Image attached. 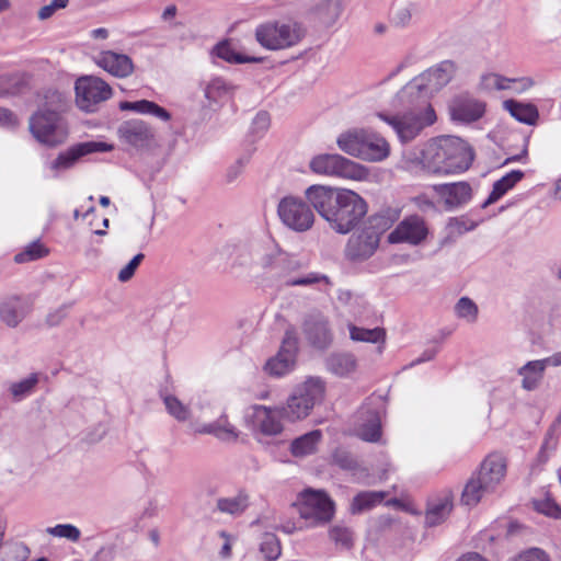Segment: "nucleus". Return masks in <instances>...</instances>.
<instances>
[{"mask_svg": "<svg viewBox=\"0 0 561 561\" xmlns=\"http://www.w3.org/2000/svg\"><path fill=\"white\" fill-rule=\"evenodd\" d=\"M118 107L121 111H131L140 115L154 117L164 123L170 122L172 118V114L167 108L149 100L124 101L119 103Z\"/></svg>", "mask_w": 561, "mask_h": 561, "instance_id": "cd10ccee", "label": "nucleus"}, {"mask_svg": "<svg viewBox=\"0 0 561 561\" xmlns=\"http://www.w3.org/2000/svg\"><path fill=\"white\" fill-rule=\"evenodd\" d=\"M454 508V496L450 490H444L435 496H428L423 525L427 528L444 524Z\"/></svg>", "mask_w": 561, "mask_h": 561, "instance_id": "6ab92c4d", "label": "nucleus"}, {"mask_svg": "<svg viewBox=\"0 0 561 561\" xmlns=\"http://www.w3.org/2000/svg\"><path fill=\"white\" fill-rule=\"evenodd\" d=\"M336 145L350 157L373 163L385 161L391 152L385 137L371 129L360 127L342 131L336 137Z\"/></svg>", "mask_w": 561, "mask_h": 561, "instance_id": "7ed1b4c3", "label": "nucleus"}, {"mask_svg": "<svg viewBox=\"0 0 561 561\" xmlns=\"http://www.w3.org/2000/svg\"><path fill=\"white\" fill-rule=\"evenodd\" d=\"M503 107L518 122L526 125H536L539 112L531 103H522L516 100H506Z\"/></svg>", "mask_w": 561, "mask_h": 561, "instance_id": "f704fd0d", "label": "nucleus"}, {"mask_svg": "<svg viewBox=\"0 0 561 561\" xmlns=\"http://www.w3.org/2000/svg\"><path fill=\"white\" fill-rule=\"evenodd\" d=\"M474 160L473 148L456 136H438L430 139L423 149V169L432 174H460Z\"/></svg>", "mask_w": 561, "mask_h": 561, "instance_id": "f03ea898", "label": "nucleus"}, {"mask_svg": "<svg viewBox=\"0 0 561 561\" xmlns=\"http://www.w3.org/2000/svg\"><path fill=\"white\" fill-rule=\"evenodd\" d=\"M490 492H494L506 474V460L500 454H490L473 472Z\"/></svg>", "mask_w": 561, "mask_h": 561, "instance_id": "412c9836", "label": "nucleus"}, {"mask_svg": "<svg viewBox=\"0 0 561 561\" xmlns=\"http://www.w3.org/2000/svg\"><path fill=\"white\" fill-rule=\"evenodd\" d=\"M113 149L112 145L103 141H85L76 144L65 151H61L54 160L46 163L47 178L56 179L62 172L73 168L83 157L94 152H107Z\"/></svg>", "mask_w": 561, "mask_h": 561, "instance_id": "f8f14e48", "label": "nucleus"}, {"mask_svg": "<svg viewBox=\"0 0 561 561\" xmlns=\"http://www.w3.org/2000/svg\"><path fill=\"white\" fill-rule=\"evenodd\" d=\"M195 432L214 435L222 442H236L240 436V431L228 420L227 415H221L211 423L198 426Z\"/></svg>", "mask_w": 561, "mask_h": 561, "instance_id": "bb28decb", "label": "nucleus"}, {"mask_svg": "<svg viewBox=\"0 0 561 561\" xmlns=\"http://www.w3.org/2000/svg\"><path fill=\"white\" fill-rule=\"evenodd\" d=\"M524 172L520 170H513L495 181L491 193L488 198L481 205L482 208H486L491 204L497 202L503 195H505L511 188H513L523 178Z\"/></svg>", "mask_w": 561, "mask_h": 561, "instance_id": "473e14b6", "label": "nucleus"}, {"mask_svg": "<svg viewBox=\"0 0 561 561\" xmlns=\"http://www.w3.org/2000/svg\"><path fill=\"white\" fill-rule=\"evenodd\" d=\"M271 125V117L267 112H259L252 122V130L255 134H264Z\"/></svg>", "mask_w": 561, "mask_h": 561, "instance_id": "e2e57ef3", "label": "nucleus"}, {"mask_svg": "<svg viewBox=\"0 0 561 561\" xmlns=\"http://www.w3.org/2000/svg\"><path fill=\"white\" fill-rule=\"evenodd\" d=\"M455 312L459 318L466 319L468 322H474L478 316V307L470 298L461 297L455 306Z\"/></svg>", "mask_w": 561, "mask_h": 561, "instance_id": "3c124183", "label": "nucleus"}, {"mask_svg": "<svg viewBox=\"0 0 561 561\" xmlns=\"http://www.w3.org/2000/svg\"><path fill=\"white\" fill-rule=\"evenodd\" d=\"M456 71L451 60H444L423 72V93L433 95L447 85Z\"/></svg>", "mask_w": 561, "mask_h": 561, "instance_id": "b1692460", "label": "nucleus"}, {"mask_svg": "<svg viewBox=\"0 0 561 561\" xmlns=\"http://www.w3.org/2000/svg\"><path fill=\"white\" fill-rule=\"evenodd\" d=\"M328 371L340 378L351 377L357 369V359L352 353H333L325 359Z\"/></svg>", "mask_w": 561, "mask_h": 561, "instance_id": "7c9ffc66", "label": "nucleus"}, {"mask_svg": "<svg viewBox=\"0 0 561 561\" xmlns=\"http://www.w3.org/2000/svg\"><path fill=\"white\" fill-rule=\"evenodd\" d=\"M117 136L124 146L136 150L149 148L156 139L153 128L142 119L122 123L117 129Z\"/></svg>", "mask_w": 561, "mask_h": 561, "instance_id": "dca6fc26", "label": "nucleus"}, {"mask_svg": "<svg viewBox=\"0 0 561 561\" xmlns=\"http://www.w3.org/2000/svg\"><path fill=\"white\" fill-rule=\"evenodd\" d=\"M488 493H491L490 490L485 489L483 483L472 474L462 490L460 497L461 504L473 507L478 505L482 497Z\"/></svg>", "mask_w": 561, "mask_h": 561, "instance_id": "58836bf2", "label": "nucleus"}, {"mask_svg": "<svg viewBox=\"0 0 561 561\" xmlns=\"http://www.w3.org/2000/svg\"><path fill=\"white\" fill-rule=\"evenodd\" d=\"M298 513L307 527L328 524L334 516V504L328 494L320 490H304L296 502Z\"/></svg>", "mask_w": 561, "mask_h": 561, "instance_id": "9b49d317", "label": "nucleus"}, {"mask_svg": "<svg viewBox=\"0 0 561 561\" xmlns=\"http://www.w3.org/2000/svg\"><path fill=\"white\" fill-rule=\"evenodd\" d=\"M356 427L357 436L366 442H378L381 437V414L379 411H364L359 413Z\"/></svg>", "mask_w": 561, "mask_h": 561, "instance_id": "a878e982", "label": "nucleus"}, {"mask_svg": "<svg viewBox=\"0 0 561 561\" xmlns=\"http://www.w3.org/2000/svg\"><path fill=\"white\" fill-rule=\"evenodd\" d=\"M280 221L296 232H305L314 224V214L309 205L299 197L285 196L278 203Z\"/></svg>", "mask_w": 561, "mask_h": 561, "instance_id": "4468645a", "label": "nucleus"}, {"mask_svg": "<svg viewBox=\"0 0 561 561\" xmlns=\"http://www.w3.org/2000/svg\"><path fill=\"white\" fill-rule=\"evenodd\" d=\"M69 0H51L49 4L42 7L38 11V19L45 21L51 18L57 10L64 9L68 5Z\"/></svg>", "mask_w": 561, "mask_h": 561, "instance_id": "680f3d73", "label": "nucleus"}, {"mask_svg": "<svg viewBox=\"0 0 561 561\" xmlns=\"http://www.w3.org/2000/svg\"><path fill=\"white\" fill-rule=\"evenodd\" d=\"M417 9L416 2L409 0H398L394 4L391 23L398 27H405L409 25L412 19V13Z\"/></svg>", "mask_w": 561, "mask_h": 561, "instance_id": "79ce46f5", "label": "nucleus"}, {"mask_svg": "<svg viewBox=\"0 0 561 561\" xmlns=\"http://www.w3.org/2000/svg\"><path fill=\"white\" fill-rule=\"evenodd\" d=\"M284 419L280 407L259 403L247 407L242 414L244 427L260 445H270L284 433Z\"/></svg>", "mask_w": 561, "mask_h": 561, "instance_id": "423d86ee", "label": "nucleus"}, {"mask_svg": "<svg viewBox=\"0 0 561 561\" xmlns=\"http://www.w3.org/2000/svg\"><path fill=\"white\" fill-rule=\"evenodd\" d=\"M478 222L469 219L466 216L453 217L448 221V228L456 231L458 234H462L467 231L476 229Z\"/></svg>", "mask_w": 561, "mask_h": 561, "instance_id": "6e6d98bb", "label": "nucleus"}, {"mask_svg": "<svg viewBox=\"0 0 561 561\" xmlns=\"http://www.w3.org/2000/svg\"><path fill=\"white\" fill-rule=\"evenodd\" d=\"M343 10L342 0H311L309 13L320 27L331 28L342 16Z\"/></svg>", "mask_w": 561, "mask_h": 561, "instance_id": "5701e85b", "label": "nucleus"}, {"mask_svg": "<svg viewBox=\"0 0 561 561\" xmlns=\"http://www.w3.org/2000/svg\"><path fill=\"white\" fill-rule=\"evenodd\" d=\"M94 62L98 67L118 79L128 78L135 72V64L128 55L110 49L100 51L94 58Z\"/></svg>", "mask_w": 561, "mask_h": 561, "instance_id": "aec40b11", "label": "nucleus"}, {"mask_svg": "<svg viewBox=\"0 0 561 561\" xmlns=\"http://www.w3.org/2000/svg\"><path fill=\"white\" fill-rule=\"evenodd\" d=\"M327 392L325 381L320 377H308L298 383L284 407H280L285 419L298 422L307 419L316 405L322 403Z\"/></svg>", "mask_w": 561, "mask_h": 561, "instance_id": "0eeeda50", "label": "nucleus"}, {"mask_svg": "<svg viewBox=\"0 0 561 561\" xmlns=\"http://www.w3.org/2000/svg\"><path fill=\"white\" fill-rule=\"evenodd\" d=\"M534 507L538 513L549 517L558 518L561 513L560 506L550 497L534 501Z\"/></svg>", "mask_w": 561, "mask_h": 561, "instance_id": "5fc2aeb1", "label": "nucleus"}, {"mask_svg": "<svg viewBox=\"0 0 561 561\" xmlns=\"http://www.w3.org/2000/svg\"><path fill=\"white\" fill-rule=\"evenodd\" d=\"M513 561H550V558L543 550L530 548L517 554Z\"/></svg>", "mask_w": 561, "mask_h": 561, "instance_id": "052dcab7", "label": "nucleus"}, {"mask_svg": "<svg viewBox=\"0 0 561 561\" xmlns=\"http://www.w3.org/2000/svg\"><path fill=\"white\" fill-rule=\"evenodd\" d=\"M561 425V416L559 415L549 426L546 432L542 445L538 453V461L540 463L547 462L549 459V453L553 451L558 445L559 430Z\"/></svg>", "mask_w": 561, "mask_h": 561, "instance_id": "a19ab883", "label": "nucleus"}, {"mask_svg": "<svg viewBox=\"0 0 561 561\" xmlns=\"http://www.w3.org/2000/svg\"><path fill=\"white\" fill-rule=\"evenodd\" d=\"M398 218L399 213L397 210L385 209L368 217L363 227L377 234V238L380 240L383 232L387 231Z\"/></svg>", "mask_w": 561, "mask_h": 561, "instance_id": "e433bc0d", "label": "nucleus"}, {"mask_svg": "<svg viewBox=\"0 0 561 561\" xmlns=\"http://www.w3.org/2000/svg\"><path fill=\"white\" fill-rule=\"evenodd\" d=\"M37 382H38L37 374H31L26 378H24L20 381L13 382L10 386L9 390H10L12 398L15 401H20V400L26 398L27 396H30L34 391Z\"/></svg>", "mask_w": 561, "mask_h": 561, "instance_id": "a18cd8bd", "label": "nucleus"}, {"mask_svg": "<svg viewBox=\"0 0 561 561\" xmlns=\"http://www.w3.org/2000/svg\"><path fill=\"white\" fill-rule=\"evenodd\" d=\"M237 87L221 77L209 79L204 87V96L209 105L221 103L233 96Z\"/></svg>", "mask_w": 561, "mask_h": 561, "instance_id": "c756f323", "label": "nucleus"}, {"mask_svg": "<svg viewBox=\"0 0 561 561\" xmlns=\"http://www.w3.org/2000/svg\"><path fill=\"white\" fill-rule=\"evenodd\" d=\"M46 533L53 537L64 538L71 542L79 541L81 537L80 529L72 524H58L53 527H48Z\"/></svg>", "mask_w": 561, "mask_h": 561, "instance_id": "09e8293b", "label": "nucleus"}, {"mask_svg": "<svg viewBox=\"0 0 561 561\" xmlns=\"http://www.w3.org/2000/svg\"><path fill=\"white\" fill-rule=\"evenodd\" d=\"M421 100V79L414 77L396 95L394 106L407 110L401 116L378 114L379 118L393 127L401 140L413 139L421 130L419 104Z\"/></svg>", "mask_w": 561, "mask_h": 561, "instance_id": "20e7f679", "label": "nucleus"}, {"mask_svg": "<svg viewBox=\"0 0 561 561\" xmlns=\"http://www.w3.org/2000/svg\"><path fill=\"white\" fill-rule=\"evenodd\" d=\"M48 250L39 242L28 244L22 252L15 255V262L25 263L35 261L47 255Z\"/></svg>", "mask_w": 561, "mask_h": 561, "instance_id": "8fccbe9b", "label": "nucleus"}, {"mask_svg": "<svg viewBox=\"0 0 561 561\" xmlns=\"http://www.w3.org/2000/svg\"><path fill=\"white\" fill-rule=\"evenodd\" d=\"M144 254L138 253L135 255L118 273V280L122 283L128 282L135 274L137 267L140 265L144 260Z\"/></svg>", "mask_w": 561, "mask_h": 561, "instance_id": "13d9d810", "label": "nucleus"}, {"mask_svg": "<svg viewBox=\"0 0 561 561\" xmlns=\"http://www.w3.org/2000/svg\"><path fill=\"white\" fill-rule=\"evenodd\" d=\"M305 196L330 228L340 234L351 232L368 213L367 202L353 190L314 184L305 191Z\"/></svg>", "mask_w": 561, "mask_h": 561, "instance_id": "f257e3e1", "label": "nucleus"}, {"mask_svg": "<svg viewBox=\"0 0 561 561\" xmlns=\"http://www.w3.org/2000/svg\"><path fill=\"white\" fill-rule=\"evenodd\" d=\"M307 34L305 25L291 18L271 19L254 31L255 41L267 50H284L299 45Z\"/></svg>", "mask_w": 561, "mask_h": 561, "instance_id": "39448f33", "label": "nucleus"}, {"mask_svg": "<svg viewBox=\"0 0 561 561\" xmlns=\"http://www.w3.org/2000/svg\"><path fill=\"white\" fill-rule=\"evenodd\" d=\"M389 243L419 244L421 242V219L413 215L403 219L393 231L388 234Z\"/></svg>", "mask_w": 561, "mask_h": 561, "instance_id": "393cba45", "label": "nucleus"}, {"mask_svg": "<svg viewBox=\"0 0 561 561\" xmlns=\"http://www.w3.org/2000/svg\"><path fill=\"white\" fill-rule=\"evenodd\" d=\"M472 187L466 181L423 186V205L442 206L447 211L463 207L472 199Z\"/></svg>", "mask_w": 561, "mask_h": 561, "instance_id": "9d476101", "label": "nucleus"}, {"mask_svg": "<svg viewBox=\"0 0 561 561\" xmlns=\"http://www.w3.org/2000/svg\"><path fill=\"white\" fill-rule=\"evenodd\" d=\"M30 130L37 141L49 147L62 144L68 135L56 111L34 114L30 119Z\"/></svg>", "mask_w": 561, "mask_h": 561, "instance_id": "ddd939ff", "label": "nucleus"}, {"mask_svg": "<svg viewBox=\"0 0 561 561\" xmlns=\"http://www.w3.org/2000/svg\"><path fill=\"white\" fill-rule=\"evenodd\" d=\"M297 350L298 340L295 332L286 331L279 352L267 360L264 366L265 371L274 377H282L291 371L296 363Z\"/></svg>", "mask_w": 561, "mask_h": 561, "instance_id": "f3484780", "label": "nucleus"}, {"mask_svg": "<svg viewBox=\"0 0 561 561\" xmlns=\"http://www.w3.org/2000/svg\"><path fill=\"white\" fill-rule=\"evenodd\" d=\"M330 538L343 548H351L353 545L352 531L343 526H334L329 531Z\"/></svg>", "mask_w": 561, "mask_h": 561, "instance_id": "603ef678", "label": "nucleus"}, {"mask_svg": "<svg viewBox=\"0 0 561 561\" xmlns=\"http://www.w3.org/2000/svg\"><path fill=\"white\" fill-rule=\"evenodd\" d=\"M220 537L224 539V543L219 554L222 559H229L231 557L232 538L225 531L220 533Z\"/></svg>", "mask_w": 561, "mask_h": 561, "instance_id": "774afa93", "label": "nucleus"}, {"mask_svg": "<svg viewBox=\"0 0 561 561\" xmlns=\"http://www.w3.org/2000/svg\"><path fill=\"white\" fill-rule=\"evenodd\" d=\"M168 413L179 422H185L191 417V409L181 402L176 397L168 394L163 398Z\"/></svg>", "mask_w": 561, "mask_h": 561, "instance_id": "49530a36", "label": "nucleus"}, {"mask_svg": "<svg viewBox=\"0 0 561 561\" xmlns=\"http://www.w3.org/2000/svg\"><path fill=\"white\" fill-rule=\"evenodd\" d=\"M483 83L486 87H493L494 89L501 91L510 89V83H512L511 78H506L504 76L497 73H490L482 77Z\"/></svg>", "mask_w": 561, "mask_h": 561, "instance_id": "bf43d9fd", "label": "nucleus"}, {"mask_svg": "<svg viewBox=\"0 0 561 561\" xmlns=\"http://www.w3.org/2000/svg\"><path fill=\"white\" fill-rule=\"evenodd\" d=\"M114 559L115 548L113 546H103L94 553L90 561H114Z\"/></svg>", "mask_w": 561, "mask_h": 561, "instance_id": "0e129e2a", "label": "nucleus"}, {"mask_svg": "<svg viewBox=\"0 0 561 561\" xmlns=\"http://www.w3.org/2000/svg\"><path fill=\"white\" fill-rule=\"evenodd\" d=\"M517 374L522 377V388L526 391H534L543 379V364L538 359L527 362L518 368Z\"/></svg>", "mask_w": 561, "mask_h": 561, "instance_id": "c9c22d12", "label": "nucleus"}, {"mask_svg": "<svg viewBox=\"0 0 561 561\" xmlns=\"http://www.w3.org/2000/svg\"><path fill=\"white\" fill-rule=\"evenodd\" d=\"M379 243L377 234L362 226L350 237L344 253L350 261L364 262L376 253Z\"/></svg>", "mask_w": 561, "mask_h": 561, "instance_id": "a211bd4d", "label": "nucleus"}, {"mask_svg": "<svg viewBox=\"0 0 561 561\" xmlns=\"http://www.w3.org/2000/svg\"><path fill=\"white\" fill-rule=\"evenodd\" d=\"M28 313V307L20 297L7 298L0 304V319L10 328H15Z\"/></svg>", "mask_w": 561, "mask_h": 561, "instance_id": "c85d7f7f", "label": "nucleus"}, {"mask_svg": "<svg viewBox=\"0 0 561 561\" xmlns=\"http://www.w3.org/2000/svg\"><path fill=\"white\" fill-rule=\"evenodd\" d=\"M322 439V433L319 430L306 433L291 442L290 453L294 457L304 458L314 454Z\"/></svg>", "mask_w": 561, "mask_h": 561, "instance_id": "72a5a7b5", "label": "nucleus"}, {"mask_svg": "<svg viewBox=\"0 0 561 561\" xmlns=\"http://www.w3.org/2000/svg\"><path fill=\"white\" fill-rule=\"evenodd\" d=\"M287 263V259L277 248L267 251L242 250L236 261L238 266L248 270L252 276L271 279L286 277Z\"/></svg>", "mask_w": 561, "mask_h": 561, "instance_id": "6e6552de", "label": "nucleus"}, {"mask_svg": "<svg viewBox=\"0 0 561 561\" xmlns=\"http://www.w3.org/2000/svg\"><path fill=\"white\" fill-rule=\"evenodd\" d=\"M485 112V104L468 94H460L453 99L449 114L453 121L472 123L480 119Z\"/></svg>", "mask_w": 561, "mask_h": 561, "instance_id": "4be33fe9", "label": "nucleus"}, {"mask_svg": "<svg viewBox=\"0 0 561 561\" xmlns=\"http://www.w3.org/2000/svg\"><path fill=\"white\" fill-rule=\"evenodd\" d=\"M329 284V278L325 275L318 273H309L301 277L287 278L285 280L286 286H310L317 283Z\"/></svg>", "mask_w": 561, "mask_h": 561, "instance_id": "864d4df0", "label": "nucleus"}, {"mask_svg": "<svg viewBox=\"0 0 561 561\" xmlns=\"http://www.w3.org/2000/svg\"><path fill=\"white\" fill-rule=\"evenodd\" d=\"M259 550L266 561H275L282 553L280 542L272 533H266L261 537Z\"/></svg>", "mask_w": 561, "mask_h": 561, "instance_id": "c03bdc74", "label": "nucleus"}, {"mask_svg": "<svg viewBox=\"0 0 561 561\" xmlns=\"http://www.w3.org/2000/svg\"><path fill=\"white\" fill-rule=\"evenodd\" d=\"M76 103L85 112H94L96 105L112 96V88L101 78L81 77L76 81Z\"/></svg>", "mask_w": 561, "mask_h": 561, "instance_id": "2eb2a0df", "label": "nucleus"}, {"mask_svg": "<svg viewBox=\"0 0 561 561\" xmlns=\"http://www.w3.org/2000/svg\"><path fill=\"white\" fill-rule=\"evenodd\" d=\"M512 83L515 84L514 90L517 93L525 92L535 84L534 80L529 77L513 78Z\"/></svg>", "mask_w": 561, "mask_h": 561, "instance_id": "338daca9", "label": "nucleus"}, {"mask_svg": "<svg viewBox=\"0 0 561 561\" xmlns=\"http://www.w3.org/2000/svg\"><path fill=\"white\" fill-rule=\"evenodd\" d=\"M309 168L318 175L348 181H368L370 175L366 165L339 153L314 156L309 162Z\"/></svg>", "mask_w": 561, "mask_h": 561, "instance_id": "1a4fd4ad", "label": "nucleus"}, {"mask_svg": "<svg viewBox=\"0 0 561 561\" xmlns=\"http://www.w3.org/2000/svg\"><path fill=\"white\" fill-rule=\"evenodd\" d=\"M350 337L354 342H366L373 344H385L386 331L381 328L365 329L348 324Z\"/></svg>", "mask_w": 561, "mask_h": 561, "instance_id": "ea45409f", "label": "nucleus"}, {"mask_svg": "<svg viewBox=\"0 0 561 561\" xmlns=\"http://www.w3.org/2000/svg\"><path fill=\"white\" fill-rule=\"evenodd\" d=\"M385 497V493L368 491L358 493L351 504V511L353 514L362 513L366 510L374 507L376 504L381 503Z\"/></svg>", "mask_w": 561, "mask_h": 561, "instance_id": "37998d69", "label": "nucleus"}, {"mask_svg": "<svg viewBox=\"0 0 561 561\" xmlns=\"http://www.w3.org/2000/svg\"><path fill=\"white\" fill-rule=\"evenodd\" d=\"M244 168V163L242 160L236 161L232 165H230L226 171V180L227 182L231 183L236 181L239 175L242 173Z\"/></svg>", "mask_w": 561, "mask_h": 561, "instance_id": "69168bd1", "label": "nucleus"}, {"mask_svg": "<svg viewBox=\"0 0 561 561\" xmlns=\"http://www.w3.org/2000/svg\"><path fill=\"white\" fill-rule=\"evenodd\" d=\"M443 341L444 335L440 333L427 339L425 347H423V363L426 360H432L436 356L442 346Z\"/></svg>", "mask_w": 561, "mask_h": 561, "instance_id": "4d7b16f0", "label": "nucleus"}, {"mask_svg": "<svg viewBox=\"0 0 561 561\" xmlns=\"http://www.w3.org/2000/svg\"><path fill=\"white\" fill-rule=\"evenodd\" d=\"M249 505V500L245 494H238L233 497L220 499L217 502V507L220 512L237 515L242 513Z\"/></svg>", "mask_w": 561, "mask_h": 561, "instance_id": "de8ad7c7", "label": "nucleus"}, {"mask_svg": "<svg viewBox=\"0 0 561 561\" xmlns=\"http://www.w3.org/2000/svg\"><path fill=\"white\" fill-rule=\"evenodd\" d=\"M213 54L229 64L259 62L261 58L250 57L237 50L229 41H222L213 48Z\"/></svg>", "mask_w": 561, "mask_h": 561, "instance_id": "4c0bfd02", "label": "nucleus"}, {"mask_svg": "<svg viewBox=\"0 0 561 561\" xmlns=\"http://www.w3.org/2000/svg\"><path fill=\"white\" fill-rule=\"evenodd\" d=\"M305 329L309 340L318 347H325L331 343L332 334L329 322L322 316L306 321Z\"/></svg>", "mask_w": 561, "mask_h": 561, "instance_id": "2f4dec72", "label": "nucleus"}]
</instances>
